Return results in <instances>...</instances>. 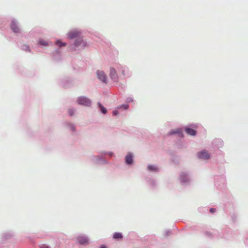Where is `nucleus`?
<instances>
[{
	"label": "nucleus",
	"instance_id": "412c9836",
	"mask_svg": "<svg viewBox=\"0 0 248 248\" xmlns=\"http://www.w3.org/2000/svg\"><path fill=\"white\" fill-rule=\"evenodd\" d=\"M64 125L73 132H76L77 129L74 124L70 122H65Z\"/></svg>",
	"mask_w": 248,
	"mask_h": 248
},
{
	"label": "nucleus",
	"instance_id": "4468645a",
	"mask_svg": "<svg viewBox=\"0 0 248 248\" xmlns=\"http://www.w3.org/2000/svg\"><path fill=\"white\" fill-rule=\"evenodd\" d=\"M212 145L214 148L219 149L223 146V141L220 139H216L213 141Z\"/></svg>",
	"mask_w": 248,
	"mask_h": 248
},
{
	"label": "nucleus",
	"instance_id": "423d86ee",
	"mask_svg": "<svg viewBox=\"0 0 248 248\" xmlns=\"http://www.w3.org/2000/svg\"><path fill=\"white\" fill-rule=\"evenodd\" d=\"M10 28L12 32L15 34L20 33L21 32V30L19 26L18 22L15 18L12 19L10 24Z\"/></svg>",
	"mask_w": 248,
	"mask_h": 248
},
{
	"label": "nucleus",
	"instance_id": "4c0bfd02",
	"mask_svg": "<svg viewBox=\"0 0 248 248\" xmlns=\"http://www.w3.org/2000/svg\"><path fill=\"white\" fill-rule=\"evenodd\" d=\"M40 248H50L49 247L46 245L44 244L42 245L40 247Z\"/></svg>",
	"mask_w": 248,
	"mask_h": 248
},
{
	"label": "nucleus",
	"instance_id": "7ed1b4c3",
	"mask_svg": "<svg viewBox=\"0 0 248 248\" xmlns=\"http://www.w3.org/2000/svg\"><path fill=\"white\" fill-rule=\"evenodd\" d=\"M58 82L62 87L65 89L74 87L78 84L75 78H60Z\"/></svg>",
	"mask_w": 248,
	"mask_h": 248
},
{
	"label": "nucleus",
	"instance_id": "20e7f679",
	"mask_svg": "<svg viewBox=\"0 0 248 248\" xmlns=\"http://www.w3.org/2000/svg\"><path fill=\"white\" fill-rule=\"evenodd\" d=\"M180 181L183 186H187L190 184L191 179L189 173L186 171L182 172L180 175Z\"/></svg>",
	"mask_w": 248,
	"mask_h": 248
},
{
	"label": "nucleus",
	"instance_id": "1a4fd4ad",
	"mask_svg": "<svg viewBox=\"0 0 248 248\" xmlns=\"http://www.w3.org/2000/svg\"><path fill=\"white\" fill-rule=\"evenodd\" d=\"M81 34L80 30L75 29L70 31L67 34V38L69 39H73L79 37Z\"/></svg>",
	"mask_w": 248,
	"mask_h": 248
},
{
	"label": "nucleus",
	"instance_id": "a211bd4d",
	"mask_svg": "<svg viewBox=\"0 0 248 248\" xmlns=\"http://www.w3.org/2000/svg\"><path fill=\"white\" fill-rule=\"evenodd\" d=\"M177 134L179 137H183L184 134L181 128H177L175 129H172L168 133L169 135H173Z\"/></svg>",
	"mask_w": 248,
	"mask_h": 248
},
{
	"label": "nucleus",
	"instance_id": "dca6fc26",
	"mask_svg": "<svg viewBox=\"0 0 248 248\" xmlns=\"http://www.w3.org/2000/svg\"><path fill=\"white\" fill-rule=\"evenodd\" d=\"M198 157L202 159H208L210 158V155L205 150H202L198 153Z\"/></svg>",
	"mask_w": 248,
	"mask_h": 248
},
{
	"label": "nucleus",
	"instance_id": "393cba45",
	"mask_svg": "<svg viewBox=\"0 0 248 248\" xmlns=\"http://www.w3.org/2000/svg\"><path fill=\"white\" fill-rule=\"evenodd\" d=\"M96 74L97 78H107L104 71L98 70L96 71Z\"/></svg>",
	"mask_w": 248,
	"mask_h": 248
},
{
	"label": "nucleus",
	"instance_id": "c9c22d12",
	"mask_svg": "<svg viewBox=\"0 0 248 248\" xmlns=\"http://www.w3.org/2000/svg\"><path fill=\"white\" fill-rule=\"evenodd\" d=\"M217 211V210L215 208H210L209 209V212L211 213V214H214Z\"/></svg>",
	"mask_w": 248,
	"mask_h": 248
},
{
	"label": "nucleus",
	"instance_id": "473e14b6",
	"mask_svg": "<svg viewBox=\"0 0 248 248\" xmlns=\"http://www.w3.org/2000/svg\"><path fill=\"white\" fill-rule=\"evenodd\" d=\"M133 101V98L131 97H128L126 98L125 102L127 103L132 102Z\"/></svg>",
	"mask_w": 248,
	"mask_h": 248
},
{
	"label": "nucleus",
	"instance_id": "7c9ffc66",
	"mask_svg": "<svg viewBox=\"0 0 248 248\" xmlns=\"http://www.w3.org/2000/svg\"><path fill=\"white\" fill-rule=\"evenodd\" d=\"M101 82L104 84H107L108 82V78H98Z\"/></svg>",
	"mask_w": 248,
	"mask_h": 248
},
{
	"label": "nucleus",
	"instance_id": "a19ab883",
	"mask_svg": "<svg viewBox=\"0 0 248 248\" xmlns=\"http://www.w3.org/2000/svg\"><path fill=\"white\" fill-rule=\"evenodd\" d=\"M111 79H114V81H117V79L118 78H111Z\"/></svg>",
	"mask_w": 248,
	"mask_h": 248
},
{
	"label": "nucleus",
	"instance_id": "9b49d317",
	"mask_svg": "<svg viewBox=\"0 0 248 248\" xmlns=\"http://www.w3.org/2000/svg\"><path fill=\"white\" fill-rule=\"evenodd\" d=\"M145 180L148 185L152 189H155L157 187V182L156 180L152 177L147 176Z\"/></svg>",
	"mask_w": 248,
	"mask_h": 248
},
{
	"label": "nucleus",
	"instance_id": "ddd939ff",
	"mask_svg": "<svg viewBox=\"0 0 248 248\" xmlns=\"http://www.w3.org/2000/svg\"><path fill=\"white\" fill-rule=\"evenodd\" d=\"M118 77L121 76H129V74H128V70L126 67L121 66L120 67H118Z\"/></svg>",
	"mask_w": 248,
	"mask_h": 248
},
{
	"label": "nucleus",
	"instance_id": "2f4dec72",
	"mask_svg": "<svg viewBox=\"0 0 248 248\" xmlns=\"http://www.w3.org/2000/svg\"><path fill=\"white\" fill-rule=\"evenodd\" d=\"M231 217L232 221L233 222H234L236 221V215H235V214L233 213V214H231Z\"/></svg>",
	"mask_w": 248,
	"mask_h": 248
},
{
	"label": "nucleus",
	"instance_id": "39448f33",
	"mask_svg": "<svg viewBox=\"0 0 248 248\" xmlns=\"http://www.w3.org/2000/svg\"><path fill=\"white\" fill-rule=\"evenodd\" d=\"M77 103L80 105L86 107H90L92 105V100L85 96H80L77 98Z\"/></svg>",
	"mask_w": 248,
	"mask_h": 248
},
{
	"label": "nucleus",
	"instance_id": "e433bc0d",
	"mask_svg": "<svg viewBox=\"0 0 248 248\" xmlns=\"http://www.w3.org/2000/svg\"><path fill=\"white\" fill-rule=\"evenodd\" d=\"M171 233V231L170 230H167L165 232V235L166 236H169Z\"/></svg>",
	"mask_w": 248,
	"mask_h": 248
},
{
	"label": "nucleus",
	"instance_id": "6e6552de",
	"mask_svg": "<svg viewBox=\"0 0 248 248\" xmlns=\"http://www.w3.org/2000/svg\"><path fill=\"white\" fill-rule=\"evenodd\" d=\"M124 163L126 165L131 167L134 163V155L132 152H128L124 157Z\"/></svg>",
	"mask_w": 248,
	"mask_h": 248
},
{
	"label": "nucleus",
	"instance_id": "f257e3e1",
	"mask_svg": "<svg viewBox=\"0 0 248 248\" xmlns=\"http://www.w3.org/2000/svg\"><path fill=\"white\" fill-rule=\"evenodd\" d=\"M114 155V153L111 151H101L98 152V155H91L90 159L91 162L97 165L109 164L110 162L106 156H108L109 158H111Z\"/></svg>",
	"mask_w": 248,
	"mask_h": 248
},
{
	"label": "nucleus",
	"instance_id": "6ab92c4d",
	"mask_svg": "<svg viewBox=\"0 0 248 248\" xmlns=\"http://www.w3.org/2000/svg\"><path fill=\"white\" fill-rule=\"evenodd\" d=\"M147 170L150 172H158L159 171V169L155 165L149 164L147 166Z\"/></svg>",
	"mask_w": 248,
	"mask_h": 248
},
{
	"label": "nucleus",
	"instance_id": "f03ea898",
	"mask_svg": "<svg viewBox=\"0 0 248 248\" xmlns=\"http://www.w3.org/2000/svg\"><path fill=\"white\" fill-rule=\"evenodd\" d=\"M88 46L87 42L85 41L82 37H78L75 39L73 44L68 46L70 51H80Z\"/></svg>",
	"mask_w": 248,
	"mask_h": 248
},
{
	"label": "nucleus",
	"instance_id": "aec40b11",
	"mask_svg": "<svg viewBox=\"0 0 248 248\" xmlns=\"http://www.w3.org/2000/svg\"><path fill=\"white\" fill-rule=\"evenodd\" d=\"M97 106L101 113L106 115L108 113L107 109L101 104L100 102L97 103Z\"/></svg>",
	"mask_w": 248,
	"mask_h": 248
},
{
	"label": "nucleus",
	"instance_id": "bb28decb",
	"mask_svg": "<svg viewBox=\"0 0 248 248\" xmlns=\"http://www.w3.org/2000/svg\"><path fill=\"white\" fill-rule=\"evenodd\" d=\"M21 49L26 52H31V49L29 46L26 44L21 45Z\"/></svg>",
	"mask_w": 248,
	"mask_h": 248
},
{
	"label": "nucleus",
	"instance_id": "5701e85b",
	"mask_svg": "<svg viewBox=\"0 0 248 248\" xmlns=\"http://www.w3.org/2000/svg\"><path fill=\"white\" fill-rule=\"evenodd\" d=\"M38 45L44 46H49V43L42 38H40L38 41Z\"/></svg>",
	"mask_w": 248,
	"mask_h": 248
},
{
	"label": "nucleus",
	"instance_id": "f704fd0d",
	"mask_svg": "<svg viewBox=\"0 0 248 248\" xmlns=\"http://www.w3.org/2000/svg\"><path fill=\"white\" fill-rule=\"evenodd\" d=\"M119 112L117 109H115L112 111V115L115 116L119 114Z\"/></svg>",
	"mask_w": 248,
	"mask_h": 248
},
{
	"label": "nucleus",
	"instance_id": "f3484780",
	"mask_svg": "<svg viewBox=\"0 0 248 248\" xmlns=\"http://www.w3.org/2000/svg\"><path fill=\"white\" fill-rule=\"evenodd\" d=\"M78 243L81 245H86L89 244V240L85 236H79L77 237Z\"/></svg>",
	"mask_w": 248,
	"mask_h": 248
},
{
	"label": "nucleus",
	"instance_id": "2eb2a0df",
	"mask_svg": "<svg viewBox=\"0 0 248 248\" xmlns=\"http://www.w3.org/2000/svg\"><path fill=\"white\" fill-rule=\"evenodd\" d=\"M53 59L56 62H60L62 60L61 51L59 49H56L52 52Z\"/></svg>",
	"mask_w": 248,
	"mask_h": 248
},
{
	"label": "nucleus",
	"instance_id": "72a5a7b5",
	"mask_svg": "<svg viewBox=\"0 0 248 248\" xmlns=\"http://www.w3.org/2000/svg\"><path fill=\"white\" fill-rule=\"evenodd\" d=\"M205 235L208 237L212 238L213 236H212V234L210 232H205Z\"/></svg>",
	"mask_w": 248,
	"mask_h": 248
},
{
	"label": "nucleus",
	"instance_id": "9d476101",
	"mask_svg": "<svg viewBox=\"0 0 248 248\" xmlns=\"http://www.w3.org/2000/svg\"><path fill=\"white\" fill-rule=\"evenodd\" d=\"M215 181V185L218 188L225 185V179L223 175L216 177Z\"/></svg>",
	"mask_w": 248,
	"mask_h": 248
},
{
	"label": "nucleus",
	"instance_id": "c85d7f7f",
	"mask_svg": "<svg viewBox=\"0 0 248 248\" xmlns=\"http://www.w3.org/2000/svg\"><path fill=\"white\" fill-rule=\"evenodd\" d=\"M198 211L201 213H206L208 211V209L206 207H200L198 208Z\"/></svg>",
	"mask_w": 248,
	"mask_h": 248
},
{
	"label": "nucleus",
	"instance_id": "4be33fe9",
	"mask_svg": "<svg viewBox=\"0 0 248 248\" xmlns=\"http://www.w3.org/2000/svg\"><path fill=\"white\" fill-rule=\"evenodd\" d=\"M118 73L114 68L111 67L109 71V78H118Z\"/></svg>",
	"mask_w": 248,
	"mask_h": 248
},
{
	"label": "nucleus",
	"instance_id": "0eeeda50",
	"mask_svg": "<svg viewBox=\"0 0 248 248\" xmlns=\"http://www.w3.org/2000/svg\"><path fill=\"white\" fill-rule=\"evenodd\" d=\"M197 125L195 124H190L185 128V131L187 134L192 136H195L197 135V132L196 129Z\"/></svg>",
	"mask_w": 248,
	"mask_h": 248
},
{
	"label": "nucleus",
	"instance_id": "c756f323",
	"mask_svg": "<svg viewBox=\"0 0 248 248\" xmlns=\"http://www.w3.org/2000/svg\"><path fill=\"white\" fill-rule=\"evenodd\" d=\"M74 113H75V110L73 108H69L68 110V114L69 116H72L74 115Z\"/></svg>",
	"mask_w": 248,
	"mask_h": 248
},
{
	"label": "nucleus",
	"instance_id": "b1692460",
	"mask_svg": "<svg viewBox=\"0 0 248 248\" xmlns=\"http://www.w3.org/2000/svg\"><path fill=\"white\" fill-rule=\"evenodd\" d=\"M123 238V235L122 233L119 232H114L113 234V238L115 240H119Z\"/></svg>",
	"mask_w": 248,
	"mask_h": 248
},
{
	"label": "nucleus",
	"instance_id": "a878e982",
	"mask_svg": "<svg viewBox=\"0 0 248 248\" xmlns=\"http://www.w3.org/2000/svg\"><path fill=\"white\" fill-rule=\"evenodd\" d=\"M55 44L59 47H62L63 46H65L66 45V43L65 42H62L61 40L58 39L56 41Z\"/></svg>",
	"mask_w": 248,
	"mask_h": 248
},
{
	"label": "nucleus",
	"instance_id": "f8f14e48",
	"mask_svg": "<svg viewBox=\"0 0 248 248\" xmlns=\"http://www.w3.org/2000/svg\"><path fill=\"white\" fill-rule=\"evenodd\" d=\"M232 231L230 229H226L223 235H220L221 238H224L226 240H231L233 238Z\"/></svg>",
	"mask_w": 248,
	"mask_h": 248
},
{
	"label": "nucleus",
	"instance_id": "ea45409f",
	"mask_svg": "<svg viewBox=\"0 0 248 248\" xmlns=\"http://www.w3.org/2000/svg\"><path fill=\"white\" fill-rule=\"evenodd\" d=\"M245 243L248 246V238H247L245 241Z\"/></svg>",
	"mask_w": 248,
	"mask_h": 248
},
{
	"label": "nucleus",
	"instance_id": "58836bf2",
	"mask_svg": "<svg viewBox=\"0 0 248 248\" xmlns=\"http://www.w3.org/2000/svg\"><path fill=\"white\" fill-rule=\"evenodd\" d=\"M100 248H108L107 246L104 244H102L100 246Z\"/></svg>",
	"mask_w": 248,
	"mask_h": 248
},
{
	"label": "nucleus",
	"instance_id": "cd10ccee",
	"mask_svg": "<svg viewBox=\"0 0 248 248\" xmlns=\"http://www.w3.org/2000/svg\"><path fill=\"white\" fill-rule=\"evenodd\" d=\"M129 108V105L127 104H124L117 107V109H123L127 110Z\"/></svg>",
	"mask_w": 248,
	"mask_h": 248
}]
</instances>
